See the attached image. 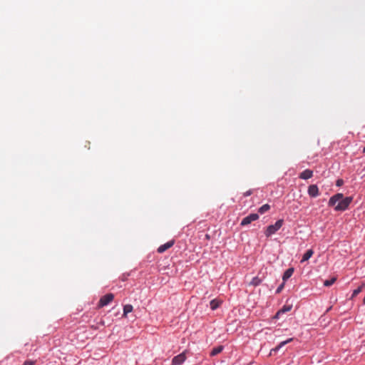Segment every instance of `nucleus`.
<instances>
[{
	"label": "nucleus",
	"instance_id": "1",
	"mask_svg": "<svg viewBox=\"0 0 365 365\" xmlns=\"http://www.w3.org/2000/svg\"><path fill=\"white\" fill-rule=\"evenodd\" d=\"M352 200V197H344L343 194L337 193L331 197L329 200L328 205L330 207H334V210L336 211H344L348 208Z\"/></svg>",
	"mask_w": 365,
	"mask_h": 365
},
{
	"label": "nucleus",
	"instance_id": "2",
	"mask_svg": "<svg viewBox=\"0 0 365 365\" xmlns=\"http://www.w3.org/2000/svg\"><path fill=\"white\" fill-rule=\"evenodd\" d=\"M283 224H284V220L281 219V220H278L274 225H269L264 232L265 236L267 237H269L271 235H272L273 234H274L277 231H278L282 227Z\"/></svg>",
	"mask_w": 365,
	"mask_h": 365
},
{
	"label": "nucleus",
	"instance_id": "3",
	"mask_svg": "<svg viewBox=\"0 0 365 365\" xmlns=\"http://www.w3.org/2000/svg\"><path fill=\"white\" fill-rule=\"evenodd\" d=\"M114 299V295L111 293L103 296L98 302V307H103L110 303Z\"/></svg>",
	"mask_w": 365,
	"mask_h": 365
},
{
	"label": "nucleus",
	"instance_id": "4",
	"mask_svg": "<svg viewBox=\"0 0 365 365\" xmlns=\"http://www.w3.org/2000/svg\"><path fill=\"white\" fill-rule=\"evenodd\" d=\"M259 218V215L256 213H252L249 215L242 219L240 225L242 226H245L250 224L252 222L257 220Z\"/></svg>",
	"mask_w": 365,
	"mask_h": 365
},
{
	"label": "nucleus",
	"instance_id": "5",
	"mask_svg": "<svg viewBox=\"0 0 365 365\" xmlns=\"http://www.w3.org/2000/svg\"><path fill=\"white\" fill-rule=\"evenodd\" d=\"M186 359L185 352H182L175 356L172 360V365H180Z\"/></svg>",
	"mask_w": 365,
	"mask_h": 365
},
{
	"label": "nucleus",
	"instance_id": "6",
	"mask_svg": "<svg viewBox=\"0 0 365 365\" xmlns=\"http://www.w3.org/2000/svg\"><path fill=\"white\" fill-rule=\"evenodd\" d=\"M308 194L312 197H316L319 195V191L317 185H311L308 187Z\"/></svg>",
	"mask_w": 365,
	"mask_h": 365
},
{
	"label": "nucleus",
	"instance_id": "7",
	"mask_svg": "<svg viewBox=\"0 0 365 365\" xmlns=\"http://www.w3.org/2000/svg\"><path fill=\"white\" fill-rule=\"evenodd\" d=\"M173 245H174V240H170V241L165 243L164 245H160L158 248V252L159 253H163L165 251H166L167 250H168L169 248H170L171 247H173Z\"/></svg>",
	"mask_w": 365,
	"mask_h": 365
},
{
	"label": "nucleus",
	"instance_id": "8",
	"mask_svg": "<svg viewBox=\"0 0 365 365\" xmlns=\"http://www.w3.org/2000/svg\"><path fill=\"white\" fill-rule=\"evenodd\" d=\"M313 176V171L309 170V169H307L305 170H304L303 172H302L300 174H299V178L301 179H303V180H308L311 178H312Z\"/></svg>",
	"mask_w": 365,
	"mask_h": 365
},
{
	"label": "nucleus",
	"instance_id": "9",
	"mask_svg": "<svg viewBox=\"0 0 365 365\" xmlns=\"http://www.w3.org/2000/svg\"><path fill=\"white\" fill-rule=\"evenodd\" d=\"M292 305L283 306V307L276 313L274 318H279L280 314L289 312L292 309Z\"/></svg>",
	"mask_w": 365,
	"mask_h": 365
},
{
	"label": "nucleus",
	"instance_id": "10",
	"mask_svg": "<svg viewBox=\"0 0 365 365\" xmlns=\"http://www.w3.org/2000/svg\"><path fill=\"white\" fill-rule=\"evenodd\" d=\"M293 341V338H289L285 341H282L277 347H275L274 349H272L270 351V355L272 354V352H276L279 349H281L282 346H284V345H286L287 344Z\"/></svg>",
	"mask_w": 365,
	"mask_h": 365
},
{
	"label": "nucleus",
	"instance_id": "11",
	"mask_svg": "<svg viewBox=\"0 0 365 365\" xmlns=\"http://www.w3.org/2000/svg\"><path fill=\"white\" fill-rule=\"evenodd\" d=\"M293 273H294V268L291 267V268L287 269L283 274V277H282L283 281L284 282L287 281L289 277H291V276L292 275Z\"/></svg>",
	"mask_w": 365,
	"mask_h": 365
},
{
	"label": "nucleus",
	"instance_id": "12",
	"mask_svg": "<svg viewBox=\"0 0 365 365\" xmlns=\"http://www.w3.org/2000/svg\"><path fill=\"white\" fill-rule=\"evenodd\" d=\"M314 254V251L310 249V250H308L303 255L302 257V259L301 260V262H304L305 261H307L310 257H312V256Z\"/></svg>",
	"mask_w": 365,
	"mask_h": 365
},
{
	"label": "nucleus",
	"instance_id": "13",
	"mask_svg": "<svg viewBox=\"0 0 365 365\" xmlns=\"http://www.w3.org/2000/svg\"><path fill=\"white\" fill-rule=\"evenodd\" d=\"M222 302L220 300H218V299H212L211 302H210V308L212 309V310H215L216 309H217L220 305L221 304Z\"/></svg>",
	"mask_w": 365,
	"mask_h": 365
},
{
	"label": "nucleus",
	"instance_id": "14",
	"mask_svg": "<svg viewBox=\"0 0 365 365\" xmlns=\"http://www.w3.org/2000/svg\"><path fill=\"white\" fill-rule=\"evenodd\" d=\"M223 349H224V347L222 345L213 348L212 351L210 352V356H214L221 353Z\"/></svg>",
	"mask_w": 365,
	"mask_h": 365
},
{
	"label": "nucleus",
	"instance_id": "15",
	"mask_svg": "<svg viewBox=\"0 0 365 365\" xmlns=\"http://www.w3.org/2000/svg\"><path fill=\"white\" fill-rule=\"evenodd\" d=\"M133 311V306L131 304H126L123 307V317H126L127 314Z\"/></svg>",
	"mask_w": 365,
	"mask_h": 365
},
{
	"label": "nucleus",
	"instance_id": "16",
	"mask_svg": "<svg viewBox=\"0 0 365 365\" xmlns=\"http://www.w3.org/2000/svg\"><path fill=\"white\" fill-rule=\"evenodd\" d=\"M262 282V280L258 277H255L252 278V281L250 282V285L252 286H258Z\"/></svg>",
	"mask_w": 365,
	"mask_h": 365
},
{
	"label": "nucleus",
	"instance_id": "17",
	"mask_svg": "<svg viewBox=\"0 0 365 365\" xmlns=\"http://www.w3.org/2000/svg\"><path fill=\"white\" fill-rule=\"evenodd\" d=\"M269 209H270V206L268 204H264L259 208L258 212L260 214H263V213L267 212Z\"/></svg>",
	"mask_w": 365,
	"mask_h": 365
},
{
	"label": "nucleus",
	"instance_id": "18",
	"mask_svg": "<svg viewBox=\"0 0 365 365\" xmlns=\"http://www.w3.org/2000/svg\"><path fill=\"white\" fill-rule=\"evenodd\" d=\"M336 277H332L331 279L325 280L324 282V285L326 287H329V286L332 285L336 282Z\"/></svg>",
	"mask_w": 365,
	"mask_h": 365
},
{
	"label": "nucleus",
	"instance_id": "19",
	"mask_svg": "<svg viewBox=\"0 0 365 365\" xmlns=\"http://www.w3.org/2000/svg\"><path fill=\"white\" fill-rule=\"evenodd\" d=\"M362 290V287H359L357 289H354L352 294V297L358 295Z\"/></svg>",
	"mask_w": 365,
	"mask_h": 365
},
{
	"label": "nucleus",
	"instance_id": "20",
	"mask_svg": "<svg viewBox=\"0 0 365 365\" xmlns=\"http://www.w3.org/2000/svg\"><path fill=\"white\" fill-rule=\"evenodd\" d=\"M35 361L27 360L24 361V365H35Z\"/></svg>",
	"mask_w": 365,
	"mask_h": 365
},
{
	"label": "nucleus",
	"instance_id": "21",
	"mask_svg": "<svg viewBox=\"0 0 365 365\" xmlns=\"http://www.w3.org/2000/svg\"><path fill=\"white\" fill-rule=\"evenodd\" d=\"M344 184V181L342 179H338L336 182V185L338 187L341 186Z\"/></svg>",
	"mask_w": 365,
	"mask_h": 365
},
{
	"label": "nucleus",
	"instance_id": "22",
	"mask_svg": "<svg viewBox=\"0 0 365 365\" xmlns=\"http://www.w3.org/2000/svg\"><path fill=\"white\" fill-rule=\"evenodd\" d=\"M252 194V190H249L247 191H246L245 192L243 193V195L245 197H247V196H250Z\"/></svg>",
	"mask_w": 365,
	"mask_h": 365
},
{
	"label": "nucleus",
	"instance_id": "23",
	"mask_svg": "<svg viewBox=\"0 0 365 365\" xmlns=\"http://www.w3.org/2000/svg\"><path fill=\"white\" fill-rule=\"evenodd\" d=\"M284 285V282L277 289L276 292L279 293L282 291V289H283Z\"/></svg>",
	"mask_w": 365,
	"mask_h": 365
},
{
	"label": "nucleus",
	"instance_id": "24",
	"mask_svg": "<svg viewBox=\"0 0 365 365\" xmlns=\"http://www.w3.org/2000/svg\"><path fill=\"white\" fill-rule=\"evenodd\" d=\"M91 328L93 329H98V326H95V325H91Z\"/></svg>",
	"mask_w": 365,
	"mask_h": 365
},
{
	"label": "nucleus",
	"instance_id": "25",
	"mask_svg": "<svg viewBox=\"0 0 365 365\" xmlns=\"http://www.w3.org/2000/svg\"><path fill=\"white\" fill-rule=\"evenodd\" d=\"M100 324H101V325H102V326H103V325H104V322H103V321H101V322H100Z\"/></svg>",
	"mask_w": 365,
	"mask_h": 365
},
{
	"label": "nucleus",
	"instance_id": "26",
	"mask_svg": "<svg viewBox=\"0 0 365 365\" xmlns=\"http://www.w3.org/2000/svg\"><path fill=\"white\" fill-rule=\"evenodd\" d=\"M363 153H365V147L363 148Z\"/></svg>",
	"mask_w": 365,
	"mask_h": 365
}]
</instances>
